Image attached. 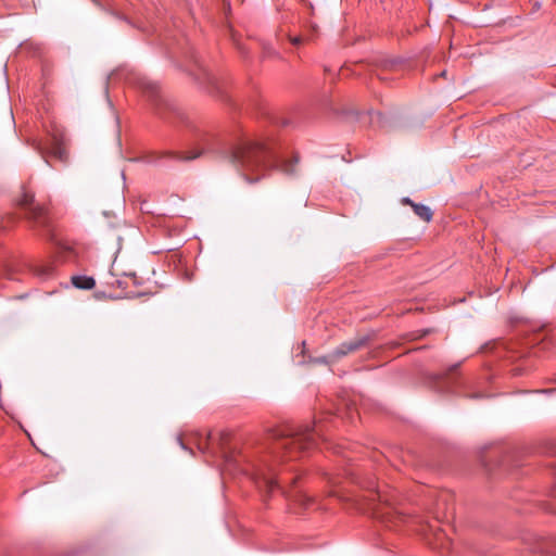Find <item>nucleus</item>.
I'll use <instances>...</instances> for the list:
<instances>
[{"label": "nucleus", "instance_id": "nucleus-12", "mask_svg": "<svg viewBox=\"0 0 556 556\" xmlns=\"http://www.w3.org/2000/svg\"><path fill=\"white\" fill-rule=\"evenodd\" d=\"M552 543L551 540L542 539L535 545L534 551L546 556H556V551L552 547Z\"/></svg>", "mask_w": 556, "mask_h": 556}, {"label": "nucleus", "instance_id": "nucleus-24", "mask_svg": "<svg viewBox=\"0 0 556 556\" xmlns=\"http://www.w3.org/2000/svg\"><path fill=\"white\" fill-rule=\"evenodd\" d=\"M213 440H214L213 435H212V434H208V437H207V441H213Z\"/></svg>", "mask_w": 556, "mask_h": 556}, {"label": "nucleus", "instance_id": "nucleus-17", "mask_svg": "<svg viewBox=\"0 0 556 556\" xmlns=\"http://www.w3.org/2000/svg\"><path fill=\"white\" fill-rule=\"evenodd\" d=\"M315 362L320 363V364H330V363H334L336 361H331V358L329 357V354H328L326 356L316 358Z\"/></svg>", "mask_w": 556, "mask_h": 556}, {"label": "nucleus", "instance_id": "nucleus-20", "mask_svg": "<svg viewBox=\"0 0 556 556\" xmlns=\"http://www.w3.org/2000/svg\"><path fill=\"white\" fill-rule=\"evenodd\" d=\"M402 204L409 205L413 208V205L416 204L414 201H412L409 198L405 197L401 200Z\"/></svg>", "mask_w": 556, "mask_h": 556}, {"label": "nucleus", "instance_id": "nucleus-18", "mask_svg": "<svg viewBox=\"0 0 556 556\" xmlns=\"http://www.w3.org/2000/svg\"><path fill=\"white\" fill-rule=\"evenodd\" d=\"M304 5H306V7L308 8V10H309V15H311V16H314V15H315V7H314V4H313L309 0H307V1L304 3Z\"/></svg>", "mask_w": 556, "mask_h": 556}, {"label": "nucleus", "instance_id": "nucleus-4", "mask_svg": "<svg viewBox=\"0 0 556 556\" xmlns=\"http://www.w3.org/2000/svg\"><path fill=\"white\" fill-rule=\"evenodd\" d=\"M374 503L371 506L372 516L380 519L388 526H397L399 522L406 520V515L399 509L397 494L391 489H380L377 486L374 490L372 498Z\"/></svg>", "mask_w": 556, "mask_h": 556}, {"label": "nucleus", "instance_id": "nucleus-3", "mask_svg": "<svg viewBox=\"0 0 556 556\" xmlns=\"http://www.w3.org/2000/svg\"><path fill=\"white\" fill-rule=\"evenodd\" d=\"M137 86L151 101H154L156 105L164 104L165 109L173 113L175 117L181 121L193 131V150L191 152L175 153V157L177 160L190 161L201 156L202 154L215 151L217 147V138L215 134L206 127L195 124L194 121L191 119V117L181 109L163 100L159 96L160 91L156 83L151 81L146 77H139L137 78Z\"/></svg>", "mask_w": 556, "mask_h": 556}, {"label": "nucleus", "instance_id": "nucleus-16", "mask_svg": "<svg viewBox=\"0 0 556 556\" xmlns=\"http://www.w3.org/2000/svg\"><path fill=\"white\" fill-rule=\"evenodd\" d=\"M289 40H290V42H291L293 46H299L300 43H302L303 41H305V35H304V36H290V37H289Z\"/></svg>", "mask_w": 556, "mask_h": 556}, {"label": "nucleus", "instance_id": "nucleus-2", "mask_svg": "<svg viewBox=\"0 0 556 556\" xmlns=\"http://www.w3.org/2000/svg\"><path fill=\"white\" fill-rule=\"evenodd\" d=\"M231 162L241 170L244 179L252 184L263 178L271 168H279L292 176L296 173L299 156L281 160L269 140L245 139L230 154Z\"/></svg>", "mask_w": 556, "mask_h": 556}, {"label": "nucleus", "instance_id": "nucleus-11", "mask_svg": "<svg viewBox=\"0 0 556 556\" xmlns=\"http://www.w3.org/2000/svg\"><path fill=\"white\" fill-rule=\"evenodd\" d=\"M413 211L424 222L428 223L432 219V211L427 205L416 203L413 205Z\"/></svg>", "mask_w": 556, "mask_h": 556}, {"label": "nucleus", "instance_id": "nucleus-10", "mask_svg": "<svg viewBox=\"0 0 556 556\" xmlns=\"http://www.w3.org/2000/svg\"><path fill=\"white\" fill-rule=\"evenodd\" d=\"M71 281L75 288L81 290H90L96 286L94 279L90 276L85 275L73 276Z\"/></svg>", "mask_w": 556, "mask_h": 556}, {"label": "nucleus", "instance_id": "nucleus-9", "mask_svg": "<svg viewBox=\"0 0 556 556\" xmlns=\"http://www.w3.org/2000/svg\"><path fill=\"white\" fill-rule=\"evenodd\" d=\"M429 544L434 548L438 549L440 553H450L452 551V541L446 535V533L439 529L433 533V539H428Z\"/></svg>", "mask_w": 556, "mask_h": 556}, {"label": "nucleus", "instance_id": "nucleus-22", "mask_svg": "<svg viewBox=\"0 0 556 556\" xmlns=\"http://www.w3.org/2000/svg\"><path fill=\"white\" fill-rule=\"evenodd\" d=\"M178 441H179V444L181 445V447L186 450L187 447L185 446V444H184V442H182L181 438H178Z\"/></svg>", "mask_w": 556, "mask_h": 556}, {"label": "nucleus", "instance_id": "nucleus-13", "mask_svg": "<svg viewBox=\"0 0 556 556\" xmlns=\"http://www.w3.org/2000/svg\"><path fill=\"white\" fill-rule=\"evenodd\" d=\"M197 66L199 67V73H192L195 75L197 79L201 80L203 84L212 85L214 86L216 83L215 77L208 73L205 68L202 67V65L198 64V61H194Z\"/></svg>", "mask_w": 556, "mask_h": 556}, {"label": "nucleus", "instance_id": "nucleus-5", "mask_svg": "<svg viewBox=\"0 0 556 556\" xmlns=\"http://www.w3.org/2000/svg\"><path fill=\"white\" fill-rule=\"evenodd\" d=\"M18 203L25 211L27 218L31 220L36 227L50 231L46 208L35 202L33 193L24 191Z\"/></svg>", "mask_w": 556, "mask_h": 556}, {"label": "nucleus", "instance_id": "nucleus-21", "mask_svg": "<svg viewBox=\"0 0 556 556\" xmlns=\"http://www.w3.org/2000/svg\"><path fill=\"white\" fill-rule=\"evenodd\" d=\"M111 285H112V286H115V285H116L117 287H121V288H122V287H123V281H122V280H119V279H115L113 282H111Z\"/></svg>", "mask_w": 556, "mask_h": 556}, {"label": "nucleus", "instance_id": "nucleus-23", "mask_svg": "<svg viewBox=\"0 0 556 556\" xmlns=\"http://www.w3.org/2000/svg\"><path fill=\"white\" fill-rule=\"evenodd\" d=\"M267 54H268V55H271V54H276V52H275V51L267 50Z\"/></svg>", "mask_w": 556, "mask_h": 556}, {"label": "nucleus", "instance_id": "nucleus-25", "mask_svg": "<svg viewBox=\"0 0 556 556\" xmlns=\"http://www.w3.org/2000/svg\"><path fill=\"white\" fill-rule=\"evenodd\" d=\"M303 4L307 1V0H300Z\"/></svg>", "mask_w": 556, "mask_h": 556}, {"label": "nucleus", "instance_id": "nucleus-6", "mask_svg": "<svg viewBox=\"0 0 556 556\" xmlns=\"http://www.w3.org/2000/svg\"><path fill=\"white\" fill-rule=\"evenodd\" d=\"M368 336H362L351 341L343 342L329 354V357L331 358V361H339L340 358L346 356L348 354L365 348L368 344Z\"/></svg>", "mask_w": 556, "mask_h": 556}, {"label": "nucleus", "instance_id": "nucleus-7", "mask_svg": "<svg viewBox=\"0 0 556 556\" xmlns=\"http://www.w3.org/2000/svg\"><path fill=\"white\" fill-rule=\"evenodd\" d=\"M460 363L450 366L446 370L429 376L430 382L437 384L441 391H448L454 387L455 379L453 374L459 368Z\"/></svg>", "mask_w": 556, "mask_h": 556}, {"label": "nucleus", "instance_id": "nucleus-15", "mask_svg": "<svg viewBox=\"0 0 556 556\" xmlns=\"http://www.w3.org/2000/svg\"><path fill=\"white\" fill-rule=\"evenodd\" d=\"M317 33H318V25L314 22H308L307 30L304 34L305 41L306 42L313 41L317 37Z\"/></svg>", "mask_w": 556, "mask_h": 556}, {"label": "nucleus", "instance_id": "nucleus-19", "mask_svg": "<svg viewBox=\"0 0 556 556\" xmlns=\"http://www.w3.org/2000/svg\"><path fill=\"white\" fill-rule=\"evenodd\" d=\"M51 274H52V267L43 268V269L39 273V275H40L41 277H48V276H50Z\"/></svg>", "mask_w": 556, "mask_h": 556}, {"label": "nucleus", "instance_id": "nucleus-1", "mask_svg": "<svg viewBox=\"0 0 556 556\" xmlns=\"http://www.w3.org/2000/svg\"><path fill=\"white\" fill-rule=\"evenodd\" d=\"M323 425L315 421L313 426H283L271 430L270 445L268 453L255 462L247 460L242 455L225 456L226 462L233 464L242 472L250 475L257 488L269 495L275 490H281L283 493L285 484H295L299 476H291L287 479V473L291 475L292 468L277 471V466L282 465L283 460H296L304 453L312 450L317 444V440L323 438Z\"/></svg>", "mask_w": 556, "mask_h": 556}, {"label": "nucleus", "instance_id": "nucleus-8", "mask_svg": "<svg viewBox=\"0 0 556 556\" xmlns=\"http://www.w3.org/2000/svg\"><path fill=\"white\" fill-rule=\"evenodd\" d=\"M42 157L53 156L62 162L66 161L67 153L61 141V139L53 137L49 148L38 147L37 148Z\"/></svg>", "mask_w": 556, "mask_h": 556}, {"label": "nucleus", "instance_id": "nucleus-14", "mask_svg": "<svg viewBox=\"0 0 556 556\" xmlns=\"http://www.w3.org/2000/svg\"><path fill=\"white\" fill-rule=\"evenodd\" d=\"M542 452L549 456H556V437L547 438L542 442Z\"/></svg>", "mask_w": 556, "mask_h": 556}]
</instances>
